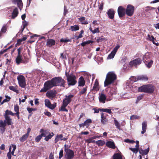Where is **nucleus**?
I'll return each instance as SVG.
<instances>
[{"label": "nucleus", "instance_id": "20e7f679", "mask_svg": "<svg viewBox=\"0 0 159 159\" xmlns=\"http://www.w3.org/2000/svg\"><path fill=\"white\" fill-rule=\"evenodd\" d=\"M66 75L67 77V82L69 85H74L77 83L76 80V77L72 74H69L66 72Z\"/></svg>", "mask_w": 159, "mask_h": 159}, {"label": "nucleus", "instance_id": "4d7b16f0", "mask_svg": "<svg viewBox=\"0 0 159 159\" xmlns=\"http://www.w3.org/2000/svg\"><path fill=\"white\" fill-rule=\"evenodd\" d=\"M9 89L10 90H12L16 93H18V90L14 86H10L9 87Z\"/></svg>", "mask_w": 159, "mask_h": 159}, {"label": "nucleus", "instance_id": "c9c22d12", "mask_svg": "<svg viewBox=\"0 0 159 159\" xmlns=\"http://www.w3.org/2000/svg\"><path fill=\"white\" fill-rule=\"evenodd\" d=\"M95 143L98 146H102L103 145L105 144V142L103 140H99L96 141Z\"/></svg>", "mask_w": 159, "mask_h": 159}, {"label": "nucleus", "instance_id": "a18cd8bd", "mask_svg": "<svg viewBox=\"0 0 159 159\" xmlns=\"http://www.w3.org/2000/svg\"><path fill=\"white\" fill-rule=\"evenodd\" d=\"M87 90V87H85V88H83L81 91H80L79 93V94L80 95H82L84 93H85Z\"/></svg>", "mask_w": 159, "mask_h": 159}, {"label": "nucleus", "instance_id": "bb28decb", "mask_svg": "<svg viewBox=\"0 0 159 159\" xmlns=\"http://www.w3.org/2000/svg\"><path fill=\"white\" fill-rule=\"evenodd\" d=\"M106 145L108 147L115 149L116 148L114 143L111 141H108L106 143Z\"/></svg>", "mask_w": 159, "mask_h": 159}, {"label": "nucleus", "instance_id": "f03ea898", "mask_svg": "<svg viewBox=\"0 0 159 159\" xmlns=\"http://www.w3.org/2000/svg\"><path fill=\"white\" fill-rule=\"evenodd\" d=\"M155 89L154 86L151 84L143 85L139 88V91L148 93H152Z\"/></svg>", "mask_w": 159, "mask_h": 159}, {"label": "nucleus", "instance_id": "4be33fe9", "mask_svg": "<svg viewBox=\"0 0 159 159\" xmlns=\"http://www.w3.org/2000/svg\"><path fill=\"white\" fill-rule=\"evenodd\" d=\"M55 42L53 39H49L47 41V45L48 47H51L55 45Z\"/></svg>", "mask_w": 159, "mask_h": 159}, {"label": "nucleus", "instance_id": "cd10ccee", "mask_svg": "<svg viewBox=\"0 0 159 159\" xmlns=\"http://www.w3.org/2000/svg\"><path fill=\"white\" fill-rule=\"evenodd\" d=\"M18 14V11L17 8H15L13 11L12 15V17L13 19H14L16 17Z\"/></svg>", "mask_w": 159, "mask_h": 159}, {"label": "nucleus", "instance_id": "13d9d810", "mask_svg": "<svg viewBox=\"0 0 159 159\" xmlns=\"http://www.w3.org/2000/svg\"><path fill=\"white\" fill-rule=\"evenodd\" d=\"M14 110L16 112V113H19V107L18 105H16L14 106Z\"/></svg>", "mask_w": 159, "mask_h": 159}, {"label": "nucleus", "instance_id": "7c9ffc66", "mask_svg": "<svg viewBox=\"0 0 159 159\" xmlns=\"http://www.w3.org/2000/svg\"><path fill=\"white\" fill-rule=\"evenodd\" d=\"M40 132L41 133L40 134H43V137H45L49 134V132L47 130H44L42 129L40 130Z\"/></svg>", "mask_w": 159, "mask_h": 159}, {"label": "nucleus", "instance_id": "1a4fd4ad", "mask_svg": "<svg viewBox=\"0 0 159 159\" xmlns=\"http://www.w3.org/2000/svg\"><path fill=\"white\" fill-rule=\"evenodd\" d=\"M57 92L55 90H51L48 91L46 94V96L51 99L54 98L56 96Z\"/></svg>", "mask_w": 159, "mask_h": 159}, {"label": "nucleus", "instance_id": "ea45409f", "mask_svg": "<svg viewBox=\"0 0 159 159\" xmlns=\"http://www.w3.org/2000/svg\"><path fill=\"white\" fill-rule=\"evenodd\" d=\"M84 122L85 125V126H87L86 127L88 128V126L92 122V120L91 119H88Z\"/></svg>", "mask_w": 159, "mask_h": 159}, {"label": "nucleus", "instance_id": "473e14b6", "mask_svg": "<svg viewBox=\"0 0 159 159\" xmlns=\"http://www.w3.org/2000/svg\"><path fill=\"white\" fill-rule=\"evenodd\" d=\"M90 30L92 33L93 34H95L96 33H99L100 32L99 30V28H97L95 29L94 30H93L91 28V26H90L89 28Z\"/></svg>", "mask_w": 159, "mask_h": 159}, {"label": "nucleus", "instance_id": "49530a36", "mask_svg": "<svg viewBox=\"0 0 159 159\" xmlns=\"http://www.w3.org/2000/svg\"><path fill=\"white\" fill-rule=\"evenodd\" d=\"M27 37H24L21 39H19L17 41V44H20L21 42L25 41Z\"/></svg>", "mask_w": 159, "mask_h": 159}, {"label": "nucleus", "instance_id": "09e8293b", "mask_svg": "<svg viewBox=\"0 0 159 159\" xmlns=\"http://www.w3.org/2000/svg\"><path fill=\"white\" fill-rule=\"evenodd\" d=\"M52 135L50 134H48L46 136L44 139L45 140L47 141L49 140V139H51L53 135V133H52Z\"/></svg>", "mask_w": 159, "mask_h": 159}, {"label": "nucleus", "instance_id": "a211bd4d", "mask_svg": "<svg viewBox=\"0 0 159 159\" xmlns=\"http://www.w3.org/2000/svg\"><path fill=\"white\" fill-rule=\"evenodd\" d=\"M16 62L17 65L21 63H25L21 55H17L16 59Z\"/></svg>", "mask_w": 159, "mask_h": 159}, {"label": "nucleus", "instance_id": "6e6d98bb", "mask_svg": "<svg viewBox=\"0 0 159 159\" xmlns=\"http://www.w3.org/2000/svg\"><path fill=\"white\" fill-rule=\"evenodd\" d=\"M67 106H65L64 105L62 104V106L61 107L60 110L62 111H65L67 112L68 111V110L66 108V107Z\"/></svg>", "mask_w": 159, "mask_h": 159}, {"label": "nucleus", "instance_id": "6e6552de", "mask_svg": "<svg viewBox=\"0 0 159 159\" xmlns=\"http://www.w3.org/2000/svg\"><path fill=\"white\" fill-rule=\"evenodd\" d=\"M17 79L19 86L22 88H25L26 86L25 77L23 75H20L17 77Z\"/></svg>", "mask_w": 159, "mask_h": 159}, {"label": "nucleus", "instance_id": "a878e982", "mask_svg": "<svg viewBox=\"0 0 159 159\" xmlns=\"http://www.w3.org/2000/svg\"><path fill=\"white\" fill-rule=\"evenodd\" d=\"M108 120L106 118V117L104 116V113H101V123L104 124H106Z\"/></svg>", "mask_w": 159, "mask_h": 159}, {"label": "nucleus", "instance_id": "7ed1b4c3", "mask_svg": "<svg viewBox=\"0 0 159 159\" xmlns=\"http://www.w3.org/2000/svg\"><path fill=\"white\" fill-rule=\"evenodd\" d=\"M54 86L55 85L52 79L51 80H48L44 83L43 87L40 90V92L41 93L46 92Z\"/></svg>", "mask_w": 159, "mask_h": 159}, {"label": "nucleus", "instance_id": "b1692460", "mask_svg": "<svg viewBox=\"0 0 159 159\" xmlns=\"http://www.w3.org/2000/svg\"><path fill=\"white\" fill-rule=\"evenodd\" d=\"M147 127V123L146 121H144L142 123V130L141 133L143 134H144L146 131Z\"/></svg>", "mask_w": 159, "mask_h": 159}, {"label": "nucleus", "instance_id": "423d86ee", "mask_svg": "<svg viewBox=\"0 0 159 159\" xmlns=\"http://www.w3.org/2000/svg\"><path fill=\"white\" fill-rule=\"evenodd\" d=\"M66 147V145H65ZM65 152V157L66 159H72L74 156V153L73 151L65 148L64 150Z\"/></svg>", "mask_w": 159, "mask_h": 159}, {"label": "nucleus", "instance_id": "72a5a7b5", "mask_svg": "<svg viewBox=\"0 0 159 159\" xmlns=\"http://www.w3.org/2000/svg\"><path fill=\"white\" fill-rule=\"evenodd\" d=\"M71 41V39H70L67 37L65 38H62L60 39V42L62 43H67L68 42H70Z\"/></svg>", "mask_w": 159, "mask_h": 159}, {"label": "nucleus", "instance_id": "ddd939ff", "mask_svg": "<svg viewBox=\"0 0 159 159\" xmlns=\"http://www.w3.org/2000/svg\"><path fill=\"white\" fill-rule=\"evenodd\" d=\"M6 123L2 120H0V132L3 134L6 130Z\"/></svg>", "mask_w": 159, "mask_h": 159}, {"label": "nucleus", "instance_id": "864d4df0", "mask_svg": "<svg viewBox=\"0 0 159 159\" xmlns=\"http://www.w3.org/2000/svg\"><path fill=\"white\" fill-rule=\"evenodd\" d=\"M129 80L132 81V83L136 82L139 80H138V76L137 78L134 76H131Z\"/></svg>", "mask_w": 159, "mask_h": 159}, {"label": "nucleus", "instance_id": "e2e57ef3", "mask_svg": "<svg viewBox=\"0 0 159 159\" xmlns=\"http://www.w3.org/2000/svg\"><path fill=\"white\" fill-rule=\"evenodd\" d=\"M120 47V46L119 45H117L114 48L113 50L112 51L114 52L115 53H116L118 49Z\"/></svg>", "mask_w": 159, "mask_h": 159}, {"label": "nucleus", "instance_id": "6ab92c4d", "mask_svg": "<svg viewBox=\"0 0 159 159\" xmlns=\"http://www.w3.org/2000/svg\"><path fill=\"white\" fill-rule=\"evenodd\" d=\"M67 139V138L63 137V135L62 134H60L59 135H57L55 139V143H57L60 140H61L65 141Z\"/></svg>", "mask_w": 159, "mask_h": 159}, {"label": "nucleus", "instance_id": "2f4dec72", "mask_svg": "<svg viewBox=\"0 0 159 159\" xmlns=\"http://www.w3.org/2000/svg\"><path fill=\"white\" fill-rule=\"evenodd\" d=\"M79 20L81 22V24H88V22L86 21L85 18L84 17H83L79 18Z\"/></svg>", "mask_w": 159, "mask_h": 159}, {"label": "nucleus", "instance_id": "bf43d9fd", "mask_svg": "<svg viewBox=\"0 0 159 159\" xmlns=\"http://www.w3.org/2000/svg\"><path fill=\"white\" fill-rule=\"evenodd\" d=\"M148 37L149 40L151 41H153L155 39V38L152 35L148 34Z\"/></svg>", "mask_w": 159, "mask_h": 159}, {"label": "nucleus", "instance_id": "2eb2a0df", "mask_svg": "<svg viewBox=\"0 0 159 159\" xmlns=\"http://www.w3.org/2000/svg\"><path fill=\"white\" fill-rule=\"evenodd\" d=\"M44 102L45 106L48 107V108L51 109H53L55 108V106L51 104L50 101L48 99H45Z\"/></svg>", "mask_w": 159, "mask_h": 159}, {"label": "nucleus", "instance_id": "a19ab883", "mask_svg": "<svg viewBox=\"0 0 159 159\" xmlns=\"http://www.w3.org/2000/svg\"><path fill=\"white\" fill-rule=\"evenodd\" d=\"M15 114L13 113L12 111L8 110H6L5 113L4 114V115L8 116V115H11L12 116H14Z\"/></svg>", "mask_w": 159, "mask_h": 159}, {"label": "nucleus", "instance_id": "58836bf2", "mask_svg": "<svg viewBox=\"0 0 159 159\" xmlns=\"http://www.w3.org/2000/svg\"><path fill=\"white\" fill-rule=\"evenodd\" d=\"M116 53H115L114 52L112 51L110 54H109V55H108L107 57V59H111L113 58Z\"/></svg>", "mask_w": 159, "mask_h": 159}, {"label": "nucleus", "instance_id": "69168bd1", "mask_svg": "<svg viewBox=\"0 0 159 159\" xmlns=\"http://www.w3.org/2000/svg\"><path fill=\"white\" fill-rule=\"evenodd\" d=\"M27 110L28 111L29 113H31L33 111H35L36 110V109L35 108H32L29 107L27 108Z\"/></svg>", "mask_w": 159, "mask_h": 159}, {"label": "nucleus", "instance_id": "aec40b11", "mask_svg": "<svg viewBox=\"0 0 159 159\" xmlns=\"http://www.w3.org/2000/svg\"><path fill=\"white\" fill-rule=\"evenodd\" d=\"M107 13L110 19H112L114 18L115 12L113 9H111L109 10Z\"/></svg>", "mask_w": 159, "mask_h": 159}, {"label": "nucleus", "instance_id": "37998d69", "mask_svg": "<svg viewBox=\"0 0 159 159\" xmlns=\"http://www.w3.org/2000/svg\"><path fill=\"white\" fill-rule=\"evenodd\" d=\"M93 41L91 40H88L87 41L83 42L81 43V45L82 46H84L87 44H89L90 43H92Z\"/></svg>", "mask_w": 159, "mask_h": 159}, {"label": "nucleus", "instance_id": "f257e3e1", "mask_svg": "<svg viewBox=\"0 0 159 159\" xmlns=\"http://www.w3.org/2000/svg\"><path fill=\"white\" fill-rule=\"evenodd\" d=\"M116 79L115 74L113 72H109L107 74L104 84L105 87L112 83Z\"/></svg>", "mask_w": 159, "mask_h": 159}, {"label": "nucleus", "instance_id": "4468645a", "mask_svg": "<svg viewBox=\"0 0 159 159\" xmlns=\"http://www.w3.org/2000/svg\"><path fill=\"white\" fill-rule=\"evenodd\" d=\"M5 120H3L8 125H11L13 124L11 119L8 116L4 115Z\"/></svg>", "mask_w": 159, "mask_h": 159}, {"label": "nucleus", "instance_id": "5fc2aeb1", "mask_svg": "<svg viewBox=\"0 0 159 159\" xmlns=\"http://www.w3.org/2000/svg\"><path fill=\"white\" fill-rule=\"evenodd\" d=\"M110 93L111 96H112L113 94H116V89L114 88L111 89L110 91Z\"/></svg>", "mask_w": 159, "mask_h": 159}, {"label": "nucleus", "instance_id": "dca6fc26", "mask_svg": "<svg viewBox=\"0 0 159 159\" xmlns=\"http://www.w3.org/2000/svg\"><path fill=\"white\" fill-rule=\"evenodd\" d=\"M151 56V54L149 52H147L143 56V61L144 63L148 62L150 60V57Z\"/></svg>", "mask_w": 159, "mask_h": 159}, {"label": "nucleus", "instance_id": "8fccbe9b", "mask_svg": "<svg viewBox=\"0 0 159 159\" xmlns=\"http://www.w3.org/2000/svg\"><path fill=\"white\" fill-rule=\"evenodd\" d=\"M28 23L25 20H24L22 22V32L23 31L24 29L26 26L28 25Z\"/></svg>", "mask_w": 159, "mask_h": 159}, {"label": "nucleus", "instance_id": "f3484780", "mask_svg": "<svg viewBox=\"0 0 159 159\" xmlns=\"http://www.w3.org/2000/svg\"><path fill=\"white\" fill-rule=\"evenodd\" d=\"M98 98L100 102L104 103L105 102V101L106 99V95L104 93H102L99 95Z\"/></svg>", "mask_w": 159, "mask_h": 159}, {"label": "nucleus", "instance_id": "c03bdc74", "mask_svg": "<svg viewBox=\"0 0 159 159\" xmlns=\"http://www.w3.org/2000/svg\"><path fill=\"white\" fill-rule=\"evenodd\" d=\"M100 111L103 112H106L109 114H111L112 112L111 110L110 109H100Z\"/></svg>", "mask_w": 159, "mask_h": 159}, {"label": "nucleus", "instance_id": "f704fd0d", "mask_svg": "<svg viewBox=\"0 0 159 159\" xmlns=\"http://www.w3.org/2000/svg\"><path fill=\"white\" fill-rule=\"evenodd\" d=\"M79 27L78 25H75L70 27V29L72 31H76L79 30Z\"/></svg>", "mask_w": 159, "mask_h": 159}, {"label": "nucleus", "instance_id": "de8ad7c7", "mask_svg": "<svg viewBox=\"0 0 159 159\" xmlns=\"http://www.w3.org/2000/svg\"><path fill=\"white\" fill-rule=\"evenodd\" d=\"M43 135L40 134L37 136L35 138V141L36 142H39L41 139Z\"/></svg>", "mask_w": 159, "mask_h": 159}, {"label": "nucleus", "instance_id": "4c0bfd02", "mask_svg": "<svg viewBox=\"0 0 159 159\" xmlns=\"http://www.w3.org/2000/svg\"><path fill=\"white\" fill-rule=\"evenodd\" d=\"M153 63V61L152 60H150L148 61V62L144 63L146 66L148 68H150L152 65Z\"/></svg>", "mask_w": 159, "mask_h": 159}, {"label": "nucleus", "instance_id": "338daca9", "mask_svg": "<svg viewBox=\"0 0 159 159\" xmlns=\"http://www.w3.org/2000/svg\"><path fill=\"white\" fill-rule=\"evenodd\" d=\"M143 95H140L138 97L136 101L138 102L140 100L143 98Z\"/></svg>", "mask_w": 159, "mask_h": 159}, {"label": "nucleus", "instance_id": "e433bc0d", "mask_svg": "<svg viewBox=\"0 0 159 159\" xmlns=\"http://www.w3.org/2000/svg\"><path fill=\"white\" fill-rule=\"evenodd\" d=\"M28 136L26 134L23 135L20 139V141L21 142H24L28 138Z\"/></svg>", "mask_w": 159, "mask_h": 159}, {"label": "nucleus", "instance_id": "9d476101", "mask_svg": "<svg viewBox=\"0 0 159 159\" xmlns=\"http://www.w3.org/2000/svg\"><path fill=\"white\" fill-rule=\"evenodd\" d=\"M73 97V95L72 94H70L68 96H66V98L63 100V104L67 106L71 101V98Z\"/></svg>", "mask_w": 159, "mask_h": 159}, {"label": "nucleus", "instance_id": "c756f323", "mask_svg": "<svg viewBox=\"0 0 159 159\" xmlns=\"http://www.w3.org/2000/svg\"><path fill=\"white\" fill-rule=\"evenodd\" d=\"M149 148H148L147 149L145 150L141 149L139 151L140 154H141L142 155H146L149 152Z\"/></svg>", "mask_w": 159, "mask_h": 159}, {"label": "nucleus", "instance_id": "39448f33", "mask_svg": "<svg viewBox=\"0 0 159 159\" xmlns=\"http://www.w3.org/2000/svg\"><path fill=\"white\" fill-rule=\"evenodd\" d=\"M55 86H64L65 81L60 77H55L52 79Z\"/></svg>", "mask_w": 159, "mask_h": 159}, {"label": "nucleus", "instance_id": "052dcab7", "mask_svg": "<svg viewBox=\"0 0 159 159\" xmlns=\"http://www.w3.org/2000/svg\"><path fill=\"white\" fill-rule=\"evenodd\" d=\"M91 138L89 139H88L86 140V142L89 143H95V141L94 140H92Z\"/></svg>", "mask_w": 159, "mask_h": 159}, {"label": "nucleus", "instance_id": "3c124183", "mask_svg": "<svg viewBox=\"0 0 159 159\" xmlns=\"http://www.w3.org/2000/svg\"><path fill=\"white\" fill-rule=\"evenodd\" d=\"M114 122L115 125L116 126V128L117 129H120V124L119 123V122L117 120L115 119Z\"/></svg>", "mask_w": 159, "mask_h": 159}, {"label": "nucleus", "instance_id": "5701e85b", "mask_svg": "<svg viewBox=\"0 0 159 159\" xmlns=\"http://www.w3.org/2000/svg\"><path fill=\"white\" fill-rule=\"evenodd\" d=\"M12 2L14 4H17L19 8L21 10L23 6L21 0H12Z\"/></svg>", "mask_w": 159, "mask_h": 159}, {"label": "nucleus", "instance_id": "680f3d73", "mask_svg": "<svg viewBox=\"0 0 159 159\" xmlns=\"http://www.w3.org/2000/svg\"><path fill=\"white\" fill-rule=\"evenodd\" d=\"M139 118V116L133 115L130 116V119L131 120H134L136 119H138Z\"/></svg>", "mask_w": 159, "mask_h": 159}, {"label": "nucleus", "instance_id": "0eeeda50", "mask_svg": "<svg viewBox=\"0 0 159 159\" xmlns=\"http://www.w3.org/2000/svg\"><path fill=\"white\" fill-rule=\"evenodd\" d=\"M134 7L132 5L129 4L126 6L125 9V14L129 16H131L134 14Z\"/></svg>", "mask_w": 159, "mask_h": 159}, {"label": "nucleus", "instance_id": "603ef678", "mask_svg": "<svg viewBox=\"0 0 159 159\" xmlns=\"http://www.w3.org/2000/svg\"><path fill=\"white\" fill-rule=\"evenodd\" d=\"M129 149L135 153H137L139 150V148L136 147L135 148H129Z\"/></svg>", "mask_w": 159, "mask_h": 159}, {"label": "nucleus", "instance_id": "393cba45", "mask_svg": "<svg viewBox=\"0 0 159 159\" xmlns=\"http://www.w3.org/2000/svg\"><path fill=\"white\" fill-rule=\"evenodd\" d=\"M138 80L143 81H147L148 80V77L146 75H142L138 76Z\"/></svg>", "mask_w": 159, "mask_h": 159}, {"label": "nucleus", "instance_id": "f8f14e48", "mask_svg": "<svg viewBox=\"0 0 159 159\" xmlns=\"http://www.w3.org/2000/svg\"><path fill=\"white\" fill-rule=\"evenodd\" d=\"M125 10L122 6H119L118 9V15L120 17H122L125 16Z\"/></svg>", "mask_w": 159, "mask_h": 159}, {"label": "nucleus", "instance_id": "0e129e2a", "mask_svg": "<svg viewBox=\"0 0 159 159\" xmlns=\"http://www.w3.org/2000/svg\"><path fill=\"white\" fill-rule=\"evenodd\" d=\"M63 151L62 149L60 150L59 153V158L60 159L63 156Z\"/></svg>", "mask_w": 159, "mask_h": 159}, {"label": "nucleus", "instance_id": "412c9836", "mask_svg": "<svg viewBox=\"0 0 159 159\" xmlns=\"http://www.w3.org/2000/svg\"><path fill=\"white\" fill-rule=\"evenodd\" d=\"M85 84V81L83 77L81 76L79 79L78 86H79L83 87Z\"/></svg>", "mask_w": 159, "mask_h": 159}, {"label": "nucleus", "instance_id": "774afa93", "mask_svg": "<svg viewBox=\"0 0 159 159\" xmlns=\"http://www.w3.org/2000/svg\"><path fill=\"white\" fill-rule=\"evenodd\" d=\"M49 159H54V156L53 154H52V152H51L49 157Z\"/></svg>", "mask_w": 159, "mask_h": 159}, {"label": "nucleus", "instance_id": "c85d7f7f", "mask_svg": "<svg viewBox=\"0 0 159 159\" xmlns=\"http://www.w3.org/2000/svg\"><path fill=\"white\" fill-rule=\"evenodd\" d=\"M99 85L98 81L97 80H96L95 81L94 85L93 87V89L96 91L98 90L99 89Z\"/></svg>", "mask_w": 159, "mask_h": 159}, {"label": "nucleus", "instance_id": "79ce46f5", "mask_svg": "<svg viewBox=\"0 0 159 159\" xmlns=\"http://www.w3.org/2000/svg\"><path fill=\"white\" fill-rule=\"evenodd\" d=\"M6 98L3 100L1 103V104H3L4 103L8 102L10 101L11 97L8 96H5Z\"/></svg>", "mask_w": 159, "mask_h": 159}, {"label": "nucleus", "instance_id": "9b49d317", "mask_svg": "<svg viewBox=\"0 0 159 159\" xmlns=\"http://www.w3.org/2000/svg\"><path fill=\"white\" fill-rule=\"evenodd\" d=\"M141 62L142 60L140 58H137L129 62V65L132 66H136L139 65Z\"/></svg>", "mask_w": 159, "mask_h": 159}]
</instances>
